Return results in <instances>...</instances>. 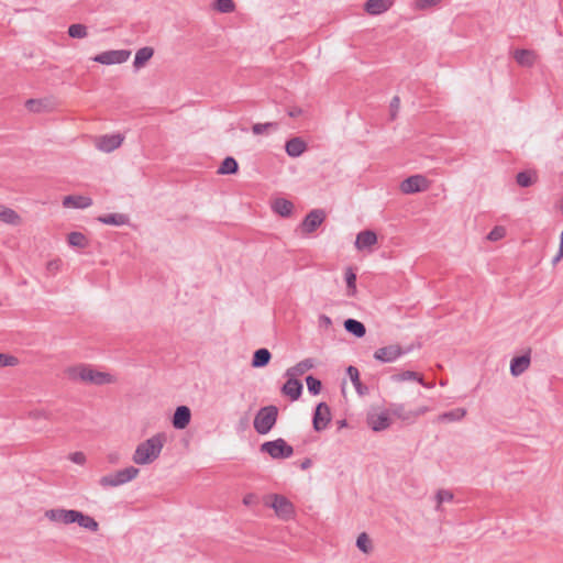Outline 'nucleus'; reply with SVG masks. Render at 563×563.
<instances>
[{"label": "nucleus", "mask_w": 563, "mask_h": 563, "mask_svg": "<svg viewBox=\"0 0 563 563\" xmlns=\"http://www.w3.org/2000/svg\"><path fill=\"white\" fill-rule=\"evenodd\" d=\"M537 173L530 170L519 172L516 176L517 184L522 188H528L537 181Z\"/></svg>", "instance_id": "72a5a7b5"}, {"label": "nucleus", "mask_w": 563, "mask_h": 563, "mask_svg": "<svg viewBox=\"0 0 563 563\" xmlns=\"http://www.w3.org/2000/svg\"><path fill=\"white\" fill-rule=\"evenodd\" d=\"M311 465H312V461H311V459L306 457L303 461H301V463H300V468H301L302 471H306V470L310 468V467H311Z\"/></svg>", "instance_id": "bf43d9fd"}, {"label": "nucleus", "mask_w": 563, "mask_h": 563, "mask_svg": "<svg viewBox=\"0 0 563 563\" xmlns=\"http://www.w3.org/2000/svg\"><path fill=\"white\" fill-rule=\"evenodd\" d=\"M559 251H561V255H563V231L561 232V235H560Z\"/></svg>", "instance_id": "680f3d73"}, {"label": "nucleus", "mask_w": 563, "mask_h": 563, "mask_svg": "<svg viewBox=\"0 0 563 563\" xmlns=\"http://www.w3.org/2000/svg\"><path fill=\"white\" fill-rule=\"evenodd\" d=\"M390 4L388 0H367L364 4V9L371 15H378L386 12Z\"/></svg>", "instance_id": "b1692460"}, {"label": "nucleus", "mask_w": 563, "mask_h": 563, "mask_svg": "<svg viewBox=\"0 0 563 563\" xmlns=\"http://www.w3.org/2000/svg\"><path fill=\"white\" fill-rule=\"evenodd\" d=\"M84 382L101 386L113 383V377L108 373L95 371L86 365Z\"/></svg>", "instance_id": "2eb2a0df"}, {"label": "nucleus", "mask_w": 563, "mask_h": 563, "mask_svg": "<svg viewBox=\"0 0 563 563\" xmlns=\"http://www.w3.org/2000/svg\"><path fill=\"white\" fill-rule=\"evenodd\" d=\"M213 8L221 13H230L234 11L235 3L233 0H216Z\"/></svg>", "instance_id": "37998d69"}, {"label": "nucleus", "mask_w": 563, "mask_h": 563, "mask_svg": "<svg viewBox=\"0 0 563 563\" xmlns=\"http://www.w3.org/2000/svg\"><path fill=\"white\" fill-rule=\"evenodd\" d=\"M389 412L390 411L388 409L378 415L368 416L367 421L373 431L379 432V431L386 430L387 428L390 427L391 419L389 417Z\"/></svg>", "instance_id": "f3484780"}, {"label": "nucleus", "mask_w": 563, "mask_h": 563, "mask_svg": "<svg viewBox=\"0 0 563 563\" xmlns=\"http://www.w3.org/2000/svg\"><path fill=\"white\" fill-rule=\"evenodd\" d=\"M331 421V410L325 402H319L312 415V427L316 432L323 431Z\"/></svg>", "instance_id": "0eeeda50"}, {"label": "nucleus", "mask_w": 563, "mask_h": 563, "mask_svg": "<svg viewBox=\"0 0 563 563\" xmlns=\"http://www.w3.org/2000/svg\"><path fill=\"white\" fill-rule=\"evenodd\" d=\"M166 441L165 433H157L141 442L133 454V462L139 465H146L154 462L161 454Z\"/></svg>", "instance_id": "f257e3e1"}, {"label": "nucleus", "mask_w": 563, "mask_h": 563, "mask_svg": "<svg viewBox=\"0 0 563 563\" xmlns=\"http://www.w3.org/2000/svg\"><path fill=\"white\" fill-rule=\"evenodd\" d=\"M139 473L140 470L137 467L129 466L126 468L100 477L99 484L104 488L118 487L134 479Z\"/></svg>", "instance_id": "20e7f679"}, {"label": "nucleus", "mask_w": 563, "mask_h": 563, "mask_svg": "<svg viewBox=\"0 0 563 563\" xmlns=\"http://www.w3.org/2000/svg\"><path fill=\"white\" fill-rule=\"evenodd\" d=\"M338 424H339V428H344L347 426V422H346V420L343 419V420H339Z\"/></svg>", "instance_id": "e2e57ef3"}, {"label": "nucleus", "mask_w": 563, "mask_h": 563, "mask_svg": "<svg viewBox=\"0 0 563 563\" xmlns=\"http://www.w3.org/2000/svg\"><path fill=\"white\" fill-rule=\"evenodd\" d=\"M257 503H258V497L256 494L250 493L243 497V504L245 506H253V505H256Z\"/></svg>", "instance_id": "864d4df0"}, {"label": "nucleus", "mask_w": 563, "mask_h": 563, "mask_svg": "<svg viewBox=\"0 0 563 563\" xmlns=\"http://www.w3.org/2000/svg\"><path fill=\"white\" fill-rule=\"evenodd\" d=\"M391 379L394 382L417 380L424 386L422 376L413 371H404L401 373L394 374Z\"/></svg>", "instance_id": "4c0bfd02"}, {"label": "nucleus", "mask_w": 563, "mask_h": 563, "mask_svg": "<svg viewBox=\"0 0 563 563\" xmlns=\"http://www.w3.org/2000/svg\"><path fill=\"white\" fill-rule=\"evenodd\" d=\"M562 257H563V255H561V251H559L558 254L555 255V257L552 260V264L553 265L558 264Z\"/></svg>", "instance_id": "052dcab7"}, {"label": "nucleus", "mask_w": 563, "mask_h": 563, "mask_svg": "<svg viewBox=\"0 0 563 563\" xmlns=\"http://www.w3.org/2000/svg\"><path fill=\"white\" fill-rule=\"evenodd\" d=\"M275 213L283 218L290 217L294 210V203L285 198H276L272 203Z\"/></svg>", "instance_id": "4be33fe9"}, {"label": "nucleus", "mask_w": 563, "mask_h": 563, "mask_svg": "<svg viewBox=\"0 0 563 563\" xmlns=\"http://www.w3.org/2000/svg\"><path fill=\"white\" fill-rule=\"evenodd\" d=\"M427 407H420L416 410H407L402 404H391L389 407V411L395 417L408 423L413 422L418 417L427 412Z\"/></svg>", "instance_id": "1a4fd4ad"}, {"label": "nucleus", "mask_w": 563, "mask_h": 563, "mask_svg": "<svg viewBox=\"0 0 563 563\" xmlns=\"http://www.w3.org/2000/svg\"><path fill=\"white\" fill-rule=\"evenodd\" d=\"M65 208L86 209L92 206V199L81 195H68L63 199Z\"/></svg>", "instance_id": "6ab92c4d"}, {"label": "nucleus", "mask_w": 563, "mask_h": 563, "mask_svg": "<svg viewBox=\"0 0 563 563\" xmlns=\"http://www.w3.org/2000/svg\"><path fill=\"white\" fill-rule=\"evenodd\" d=\"M30 416L34 419H38V418H45V419H49V415L46 412V411H42V410H34V411H31L30 412Z\"/></svg>", "instance_id": "6e6d98bb"}, {"label": "nucleus", "mask_w": 563, "mask_h": 563, "mask_svg": "<svg viewBox=\"0 0 563 563\" xmlns=\"http://www.w3.org/2000/svg\"><path fill=\"white\" fill-rule=\"evenodd\" d=\"M20 216L11 208L0 207V221L16 225L20 223Z\"/></svg>", "instance_id": "f704fd0d"}, {"label": "nucleus", "mask_w": 563, "mask_h": 563, "mask_svg": "<svg viewBox=\"0 0 563 563\" xmlns=\"http://www.w3.org/2000/svg\"><path fill=\"white\" fill-rule=\"evenodd\" d=\"M307 150V143L299 136L289 139L285 144V151L290 157H299Z\"/></svg>", "instance_id": "412c9836"}, {"label": "nucleus", "mask_w": 563, "mask_h": 563, "mask_svg": "<svg viewBox=\"0 0 563 563\" xmlns=\"http://www.w3.org/2000/svg\"><path fill=\"white\" fill-rule=\"evenodd\" d=\"M75 522L78 523L81 528L92 532H96L99 529V523L92 517L85 515L79 510L77 511Z\"/></svg>", "instance_id": "7c9ffc66"}, {"label": "nucleus", "mask_w": 563, "mask_h": 563, "mask_svg": "<svg viewBox=\"0 0 563 563\" xmlns=\"http://www.w3.org/2000/svg\"><path fill=\"white\" fill-rule=\"evenodd\" d=\"M77 511L74 509H51L46 511L45 516L52 521L70 525L75 523Z\"/></svg>", "instance_id": "f8f14e48"}, {"label": "nucleus", "mask_w": 563, "mask_h": 563, "mask_svg": "<svg viewBox=\"0 0 563 563\" xmlns=\"http://www.w3.org/2000/svg\"><path fill=\"white\" fill-rule=\"evenodd\" d=\"M356 273L352 267H347L345 271V283L347 288V295L354 296L356 292Z\"/></svg>", "instance_id": "58836bf2"}, {"label": "nucleus", "mask_w": 563, "mask_h": 563, "mask_svg": "<svg viewBox=\"0 0 563 563\" xmlns=\"http://www.w3.org/2000/svg\"><path fill=\"white\" fill-rule=\"evenodd\" d=\"M69 460L81 465L86 462V455L82 452H74L69 455Z\"/></svg>", "instance_id": "603ef678"}, {"label": "nucleus", "mask_w": 563, "mask_h": 563, "mask_svg": "<svg viewBox=\"0 0 563 563\" xmlns=\"http://www.w3.org/2000/svg\"><path fill=\"white\" fill-rule=\"evenodd\" d=\"M515 60L523 67H531L536 62V53L526 48H518L514 53Z\"/></svg>", "instance_id": "393cba45"}, {"label": "nucleus", "mask_w": 563, "mask_h": 563, "mask_svg": "<svg viewBox=\"0 0 563 563\" xmlns=\"http://www.w3.org/2000/svg\"><path fill=\"white\" fill-rule=\"evenodd\" d=\"M85 371H86V365L70 366L66 369V374H67L68 378L71 380L84 382Z\"/></svg>", "instance_id": "ea45409f"}, {"label": "nucleus", "mask_w": 563, "mask_h": 563, "mask_svg": "<svg viewBox=\"0 0 563 563\" xmlns=\"http://www.w3.org/2000/svg\"><path fill=\"white\" fill-rule=\"evenodd\" d=\"M19 360L15 356L0 353V367L1 366H15Z\"/></svg>", "instance_id": "09e8293b"}, {"label": "nucleus", "mask_w": 563, "mask_h": 563, "mask_svg": "<svg viewBox=\"0 0 563 563\" xmlns=\"http://www.w3.org/2000/svg\"><path fill=\"white\" fill-rule=\"evenodd\" d=\"M97 220L103 224L108 225H124L128 224L130 219L128 214L124 213H109L99 216Z\"/></svg>", "instance_id": "bb28decb"}, {"label": "nucleus", "mask_w": 563, "mask_h": 563, "mask_svg": "<svg viewBox=\"0 0 563 563\" xmlns=\"http://www.w3.org/2000/svg\"><path fill=\"white\" fill-rule=\"evenodd\" d=\"M399 106H400V98L398 96H395L391 99L390 104H389L390 120H395L396 119L397 112L399 110Z\"/></svg>", "instance_id": "3c124183"}, {"label": "nucleus", "mask_w": 563, "mask_h": 563, "mask_svg": "<svg viewBox=\"0 0 563 563\" xmlns=\"http://www.w3.org/2000/svg\"><path fill=\"white\" fill-rule=\"evenodd\" d=\"M306 384H307V387H308V391L316 396L318 394H320L321 389H322V383L320 379L316 378L314 376L312 375H308L306 377Z\"/></svg>", "instance_id": "c03bdc74"}, {"label": "nucleus", "mask_w": 563, "mask_h": 563, "mask_svg": "<svg viewBox=\"0 0 563 563\" xmlns=\"http://www.w3.org/2000/svg\"><path fill=\"white\" fill-rule=\"evenodd\" d=\"M260 451L268 454L274 460L288 459L294 454V448L283 438L262 443Z\"/></svg>", "instance_id": "7ed1b4c3"}, {"label": "nucleus", "mask_w": 563, "mask_h": 563, "mask_svg": "<svg viewBox=\"0 0 563 563\" xmlns=\"http://www.w3.org/2000/svg\"><path fill=\"white\" fill-rule=\"evenodd\" d=\"M376 243L377 234L373 230H364L356 235L354 245L358 251H363L366 249H371Z\"/></svg>", "instance_id": "a211bd4d"}, {"label": "nucleus", "mask_w": 563, "mask_h": 563, "mask_svg": "<svg viewBox=\"0 0 563 563\" xmlns=\"http://www.w3.org/2000/svg\"><path fill=\"white\" fill-rule=\"evenodd\" d=\"M435 498H437V509H439L442 503L451 501L453 499V494L450 490L440 489V490H438Z\"/></svg>", "instance_id": "de8ad7c7"}, {"label": "nucleus", "mask_w": 563, "mask_h": 563, "mask_svg": "<svg viewBox=\"0 0 563 563\" xmlns=\"http://www.w3.org/2000/svg\"><path fill=\"white\" fill-rule=\"evenodd\" d=\"M506 235V229L501 225H496L487 235L489 241H499Z\"/></svg>", "instance_id": "49530a36"}, {"label": "nucleus", "mask_w": 563, "mask_h": 563, "mask_svg": "<svg viewBox=\"0 0 563 563\" xmlns=\"http://www.w3.org/2000/svg\"><path fill=\"white\" fill-rule=\"evenodd\" d=\"M25 108L35 113L51 110V101L48 99H27L25 101Z\"/></svg>", "instance_id": "2f4dec72"}, {"label": "nucleus", "mask_w": 563, "mask_h": 563, "mask_svg": "<svg viewBox=\"0 0 563 563\" xmlns=\"http://www.w3.org/2000/svg\"><path fill=\"white\" fill-rule=\"evenodd\" d=\"M239 172V164L232 156H227L218 168L220 175H234Z\"/></svg>", "instance_id": "473e14b6"}, {"label": "nucleus", "mask_w": 563, "mask_h": 563, "mask_svg": "<svg viewBox=\"0 0 563 563\" xmlns=\"http://www.w3.org/2000/svg\"><path fill=\"white\" fill-rule=\"evenodd\" d=\"M319 322H320V325H324L325 328H329L332 324L331 319L325 314H321L319 317Z\"/></svg>", "instance_id": "13d9d810"}, {"label": "nucleus", "mask_w": 563, "mask_h": 563, "mask_svg": "<svg viewBox=\"0 0 563 563\" xmlns=\"http://www.w3.org/2000/svg\"><path fill=\"white\" fill-rule=\"evenodd\" d=\"M272 358V353L266 347L257 349L253 353L251 365L255 368L266 366Z\"/></svg>", "instance_id": "c85d7f7f"}, {"label": "nucleus", "mask_w": 563, "mask_h": 563, "mask_svg": "<svg viewBox=\"0 0 563 563\" xmlns=\"http://www.w3.org/2000/svg\"><path fill=\"white\" fill-rule=\"evenodd\" d=\"M67 242L70 246L78 249H85L88 246V239L86 235L77 231L70 232L67 235Z\"/></svg>", "instance_id": "e433bc0d"}, {"label": "nucleus", "mask_w": 563, "mask_h": 563, "mask_svg": "<svg viewBox=\"0 0 563 563\" xmlns=\"http://www.w3.org/2000/svg\"><path fill=\"white\" fill-rule=\"evenodd\" d=\"M122 142L123 136L120 134L103 135L98 142V148L102 152L110 153L120 147Z\"/></svg>", "instance_id": "aec40b11"}, {"label": "nucleus", "mask_w": 563, "mask_h": 563, "mask_svg": "<svg viewBox=\"0 0 563 563\" xmlns=\"http://www.w3.org/2000/svg\"><path fill=\"white\" fill-rule=\"evenodd\" d=\"M67 33L73 38H84L87 36V26L81 23H75L69 25Z\"/></svg>", "instance_id": "a19ab883"}, {"label": "nucleus", "mask_w": 563, "mask_h": 563, "mask_svg": "<svg viewBox=\"0 0 563 563\" xmlns=\"http://www.w3.org/2000/svg\"><path fill=\"white\" fill-rule=\"evenodd\" d=\"M191 419V411L189 407L187 406H178L175 409V412L172 418L173 427L177 430L185 429L189 423Z\"/></svg>", "instance_id": "4468645a"}, {"label": "nucleus", "mask_w": 563, "mask_h": 563, "mask_svg": "<svg viewBox=\"0 0 563 563\" xmlns=\"http://www.w3.org/2000/svg\"><path fill=\"white\" fill-rule=\"evenodd\" d=\"M346 374L350 377L353 386L355 387L356 393L360 396H365L368 394V391H369L368 387L361 382L360 372L355 366H353V365L347 366Z\"/></svg>", "instance_id": "5701e85b"}, {"label": "nucleus", "mask_w": 563, "mask_h": 563, "mask_svg": "<svg viewBox=\"0 0 563 563\" xmlns=\"http://www.w3.org/2000/svg\"><path fill=\"white\" fill-rule=\"evenodd\" d=\"M441 0H415V5L419 10H426L437 5Z\"/></svg>", "instance_id": "8fccbe9b"}, {"label": "nucleus", "mask_w": 563, "mask_h": 563, "mask_svg": "<svg viewBox=\"0 0 563 563\" xmlns=\"http://www.w3.org/2000/svg\"><path fill=\"white\" fill-rule=\"evenodd\" d=\"M343 325L346 332L358 339L363 338L366 334V328L364 323L356 319L349 318L344 321Z\"/></svg>", "instance_id": "cd10ccee"}, {"label": "nucleus", "mask_w": 563, "mask_h": 563, "mask_svg": "<svg viewBox=\"0 0 563 563\" xmlns=\"http://www.w3.org/2000/svg\"><path fill=\"white\" fill-rule=\"evenodd\" d=\"M130 55L129 49H112L97 54L92 60L102 65L122 64L128 60Z\"/></svg>", "instance_id": "423d86ee"}, {"label": "nucleus", "mask_w": 563, "mask_h": 563, "mask_svg": "<svg viewBox=\"0 0 563 563\" xmlns=\"http://www.w3.org/2000/svg\"><path fill=\"white\" fill-rule=\"evenodd\" d=\"M277 128H278V123H276V122L255 123L252 125V132L255 135H261L263 133H266L271 129L276 130Z\"/></svg>", "instance_id": "a18cd8bd"}, {"label": "nucleus", "mask_w": 563, "mask_h": 563, "mask_svg": "<svg viewBox=\"0 0 563 563\" xmlns=\"http://www.w3.org/2000/svg\"><path fill=\"white\" fill-rule=\"evenodd\" d=\"M465 415L466 410L464 408H455L441 413L438 419L442 422L460 421L465 417Z\"/></svg>", "instance_id": "c9c22d12"}, {"label": "nucleus", "mask_w": 563, "mask_h": 563, "mask_svg": "<svg viewBox=\"0 0 563 563\" xmlns=\"http://www.w3.org/2000/svg\"><path fill=\"white\" fill-rule=\"evenodd\" d=\"M154 48L150 46H145L140 48L134 57L133 66L136 69H140L146 65V63L153 57Z\"/></svg>", "instance_id": "c756f323"}, {"label": "nucleus", "mask_w": 563, "mask_h": 563, "mask_svg": "<svg viewBox=\"0 0 563 563\" xmlns=\"http://www.w3.org/2000/svg\"><path fill=\"white\" fill-rule=\"evenodd\" d=\"M60 260H53V261H49L46 265V269L51 273V274H55L56 272H58L59 267H60Z\"/></svg>", "instance_id": "5fc2aeb1"}, {"label": "nucleus", "mask_w": 563, "mask_h": 563, "mask_svg": "<svg viewBox=\"0 0 563 563\" xmlns=\"http://www.w3.org/2000/svg\"><path fill=\"white\" fill-rule=\"evenodd\" d=\"M297 376L288 377L286 383L282 387V394L288 396L290 400H298L302 394V384Z\"/></svg>", "instance_id": "ddd939ff"}, {"label": "nucleus", "mask_w": 563, "mask_h": 563, "mask_svg": "<svg viewBox=\"0 0 563 563\" xmlns=\"http://www.w3.org/2000/svg\"><path fill=\"white\" fill-rule=\"evenodd\" d=\"M325 212L322 209H313L300 223L301 231L306 234L313 233L325 220Z\"/></svg>", "instance_id": "6e6552de"}, {"label": "nucleus", "mask_w": 563, "mask_h": 563, "mask_svg": "<svg viewBox=\"0 0 563 563\" xmlns=\"http://www.w3.org/2000/svg\"><path fill=\"white\" fill-rule=\"evenodd\" d=\"M428 188V179L422 175H412L407 177L400 184V190L404 194H416L424 191Z\"/></svg>", "instance_id": "9d476101"}, {"label": "nucleus", "mask_w": 563, "mask_h": 563, "mask_svg": "<svg viewBox=\"0 0 563 563\" xmlns=\"http://www.w3.org/2000/svg\"><path fill=\"white\" fill-rule=\"evenodd\" d=\"M278 408L275 405L262 407L255 415L253 427L258 434H267L275 427L278 419Z\"/></svg>", "instance_id": "f03ea898"}, {"label": "nucleus", "mask_w": 563, "mask_h": 563, "mask_svg": "<svg viewBox=\"0 0 563 563\" xmlns=\"http://www.w3.org/2000/svg\"><path fill=\"white\" fill-rule=\"evenodd\" d=\"M301 113H302V110L299 107H292L288 110V115L290 118H297V117L301 115Z\"/></svg>", "instance_id": "4d7b16f0"}, {"label": "nucleus", "mask_w": 563, "mask_h": 563, "mask_svg": "<svg viewBox=\"0 0 563 563\" xmlns=\"http://www.w3.org/2000/svg\"><path fill=\"white\" fill-rule=\"evenodd\" d=\"M356 547L360 551L363 553H369L373 550L371 539L368 538L367 533L362 532L357 539H356Z\"/></svg>", "instance_id": "79ce46f5"}, {"label": "nucleus", "mask_w": 563, "mask_h": 563, "mask_svg": "<svg viewBox=\"0 0 563 563\" xmlns=\"http://www.w3.org/2000/svg\"><path fill=\"white\" fill-rule=\"evenodd\" d=\"M411 351V347H401L399 344H390L384 347H379L374 352V358L382 363H391L401 355H405Z\"/></svg>", "instance_id": "39448f33"}, {"label": "nucleus", "mask_w": 563, "mask_h": 563, "mask_svg": "<svg viewBox=\"0 0 563 563\" xmlns=\"http://www.w3.org/2000/svg\"><path fill=\"white\" fill-rule=\"evenodd\" d=\"M314 366H316V362L313 358H305V360L300 361L299 363H297L295 366L288 368L286 371V376L287 377L301 376L307 371L313 368Z\"/></svg>", "instance_id": "a878e982"}, {"label": "nucleus", "mask_w": 563, "mask_h": 563, "mask_svg": "<svg viewBox=\"0 0 563 563\" xmlns=\"http://www.w3.org/2000/svg\"><path fill=\"white\" fill-rule=\"evenodd\" d=\"M272 498L273 503L271 506L279 517L284 519L291 517L294 514V506L285 496L275 494L272 495Z\"/></svg>", "instance_id": "9b49d317"}, {"label": "nucleus", "mask_w": 563, "mask_h": 563, "mask_svg": "<svg viewBox=\"0 0 563 563\" xmlns=\"http://www.w3.org/2000/svg\"><path fill=\"white\" fill-rule=\"evenodd\" d=\"M531 357H530V351L517 355L511 358L510 361V373L512 376L518 377L523 372H526L530 365Z\"/></svg>", "instance_id": "dca6fc26"}]
</instances>
